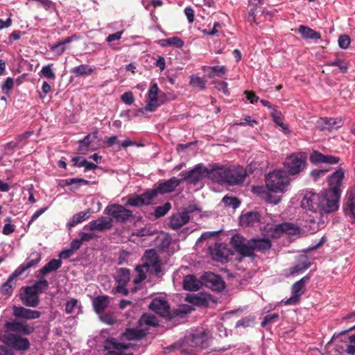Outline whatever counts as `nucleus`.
Listing matches in <instances>:
<instances>
[{"label":"nucleus","mask_w":355,"mask_h":355,"mask_svg":"<svg viewBox=\"0 0 355 355\" xmlns=\"http://www.w3.org/2000/svg\"><path fill=\"white\" fill-rule=\"evenodd\" d=\"M212 258L221 263L227 262L230 254V250L223 243H216L209 248Z\"/></svg>","instance_id":"nucleus-18"},{"label":"nucleus","mask_w":355,"mask_h":355,"mask_svg":"<svg viewBox=\"0 0 355 355\" xmlns=\"http://www.w3.org/2000/svg\"><path fill=\"white\" fill-rule=\"evenodd\" d=\"M126 205L132 206V207H136L144 206L141 202V200L139 195H136V196L130 197L127 201Z\"/></svg>","instance_id":"nucleus-59"},{"label":"nucleus","mask_w":355,"mask_h":355,"mask_svg":"<svg viewBox=\"0 0 355 355\" xmlns=\"http://www.w3.org/2000/svg\"><path fill=\"white\" fill-rule=\"evenodd\" d=\"M159 44L162 47L174 46L178 48H182L184 42L178 37H172L168 39H163L158 41Z\"/></svg>","instance_id":"nucleus-39"},{"label":"nucleus","mask_w":355,"mask_h":355,"mask_svg":"<svg viewBox=\"0 0 355 355\" xmlns=\"http://www.w3.org/2000/svg\"><path fill=\"white\" fill-rule=\"evenodd\" d=\"M93 69L87 64H80L71 69V72L76 76H82L85 75H91L93 73Z\"/></svg>","instance_id":"nucleus-40"},{"label":"nucleus","mask_w":355,"mask_h":355,"mask_svg":"<svg viewBox=\"0 0 355 355\" xmlns=\"http://www.w3.org/2000/svg\"><path fill=\"white\" fill-rule=\"evenodd\" d=\"M39 279L35 281L32 286H30L31 288L37 291V294L39 295L40 293H45L49 288V284L46 279L44 277H37Z\"/></svg>","instance_id":"nucleus-38"},{"label":"nucleus","mask_w":355,"mask_h":355,"mask_svg":"<svg viewBox=\"0 0 355 355\" xmlns=\"http://www.w3.org/2000/svg\"><path fill=\"white\" fill-rule=\"evenodd\" d=\"M340 197L334 191L324 189L320 193V215L337 211Z\"/></svg>","instance_id":"nucleus-5"},{"label":"nucleus","mask_w":355,"mask_h":355,"mask_svg":"<svg viewBox=\"0 0 355 355\" xmlns=\"http://www.w3.org/2000/svg\"><path fill=\"white\" fill-rule=\"evenodd\" d=\"M306 156L304 153L292 154L284 162L286 174L295 175L304 170L306 166Z\"/></svg>","instance_id":"nucleus-7"},{"label":"nucleus","mask_w":355,"mask_h":355,"mask_svg":"<svg viewBox=\"0 0 355 355\" xmlns=\"http://www.w3.org/2000/svg\"><path fill=\"white\" fill-rule=\"evenodd\" d=\"M109 303L110 299L107 295L97 296L92 301L94 309L98 314L103 313L108 306Z\"/></svg>","instance_id":"nucleus-32"},{"label":"nucleus","mask_w":355,"mask_h":355,"mask_svg":"<svg viewBox=\"0 0 355 355\" xmlns=\"http://www.w3.org/2000/svg\"><path fill=\"white\" fill-rule=\"evenodd\" d=\"M41 261V254L38 252H33L15 270L19 275H22L27 270L35 267Z\"/></svg>","instance_id":"nucleus-24"},{"label":"nucleus","mask_w":355,"mask_h":355,"mask_svg":"<svg viewBox=\"0 0 355 355\" xmlns=\"http://www.w3.org/2000/svg\"><path fill=\"white\" fill-rule=\"evenodd\" d=\"M290 178L285 171L279 170L268 174L266 177L267 189L274 193H283L289 185Z\"/></svg>","instance_id":"nucleus-3"},{"label":"nucleus","mask_w":355,"mask_h":355,"mask_svg":"<svg viewBox=\"0 0 355 355\" xmlns=\"http://www.w3.org/2000/svg\"><path fill=\"white\" fill-rule=\"evenodd\" d=\"M41 314V312L37 310L26 309L21 306H12V315L16 318L34 320L39 318Z\"/></svg>","instance_id":"nucleus-19"},{"label":"nucleus","mask_w":355,"mask_h":355,"mask_svg":"<svg viewBox=\"0 0 355 355\" xmlns=\"http://www.w3.org/2000/svg\"><path fill=\"white\" fill-rule=\"evenodd\" d=\"M211 69V72L209 73L208 76L209 78H214V76L221 77L225 75L227 72V68L225 66H213L209 67Z\"/></svg>","instance_id":"nucleus-49"},{"label":"nucleus","mask_w":355,"mask_h":355,"mask_svg":"<svg viewBox=\"0 0 355 355\" xmlns=\"http://www.w3.org/2000/svg\"><path fill=\"white\" fill-rule=\"evenodd\" d=\"M222 201L226 206L231 207L234 209H236L240 205V201L235 197L225 196L223 197Z\"/></svg>","instance_id":"nucleus-55"},{"label":"nucleus","mask_w":355,"mask_h":355,"mask_svg":"<svg viewBox=\"0 0 355 355\" xmlns=\"http://www.w3.org/2000/svg\"><path fill=\"white\" fill-rule=\"evenodd\" d=\"M309 160L315 164L322 163L335 164L338 163L340 158L334 155H324L318 150H313L310 155Z\"/></svg>","instance_id":"nucleus-23"},{"label":"nucleus","mask_w":355,"mask_h":355,"mask_svg":"<svg viewBox=\"0 0 355 355\" xmlns=\"http://www.w3.org/2000/svg\"><path fill=\"white\" fill-rule=\"evenodd\" d=\"M112 219L101 216L89 223V228L92 232H105L112 227Z\"/></svg>","instance_id":"nucleus-25"},{"label":"nucleus","mask_w":355,"mask_h":355,"mask_svg":"<svg viewBox=\"0 0 355 355\" xmlns=\"http://www.w3.org/2000/svg\"><path fill=\"white\" fill-rule=\"evenodd\" d=\"M51 51L55 52L58 55H61L64 53L67 46H63L59 42L50 46Z\"/></svg>","instance_id":"nucleus-63"},{"label":"nucleus","mask_w":355,"mask_h":355,"mask_svg":"<svg viewBox=\"0 0 355 355\" xmlns=\"http://www.w3.org/2000/svg\"><path fill=\"white\" fill-rule=\"evenodd\" d=\"M14 87V80L12 78H7L1 86L3 92L7 93L8 91L12 89Z\"/></svg>","instance_id":"nucleus-64"},{"label":"nucleus","mask_w":355,"mask_h":355,"mask_svg":"<svg viewBox=\"0 0 355 355\" xmlns=\"http://www.w3.org/2000/svg\"><path fill=\"white\" fill-rule=\"evenodd\" d=\"M146 330L136 328H127L121 334V339L123 341L140 340L146 336Z\"/></svg>","instance_id":"nucleus-28"},{"label":"nucleus","mask_w":355,"mask_h":355,"mask_svg":"<svg viewBox=\"0 0 355 355\" xmlns=\"http://www.w3.org/2000/svg\"><path fill=\"white\" fill-rule=\"evenodd\" d=\"M33 131H27L21 135H19L13 139V141L17 146L18 148H23L26 144V139L33 135Z\"/></svg>","instance_id":"nucleus-46"},{"label":"nucleus","mask_w":355,"mask_h":355,"mask_svg":"<svg viewBox=\"0 0 355 355\" xmlns=\"http://www.w3.org/2000/svg\"><path fill=\"white\" fill-rule=\"evenodd\" d=\"M135 270L137 274L136 277L134 278L133 282L135 284H138L146 278V272H147L148 271H146V269L141 265L137 266Z\"/></svg>","instance_id":"nucleus-50"},{"label":"nucleus","mask_w":355,"mask_h":355,"mask_svg":"<svg viewBox=\"0 0 355 355\" xmlns=\"http://www.w3.org/2000/svg\"><path fill=\"white\" fill-rule=\"evenodd\" d=\"M130 280V270L125 268H121L119 270L117 275L116 276V281L118 284L126 285Z\"/></svg>","instance_id":"nucleus-41"},{"label":"nucleus","mask_w":355,"mask_h":355,"mask_svg":"<svg viewBox=\"0 0 355 355\" xmlns=\"http://www.w3.org/2000/svg\"><path fill=\"white\" fill-rule=\"evenodd\" d=\"M65 182L67 185L78 184L74 187L75 189H77L79 187L80 184H89V181L83 178H70L67 179Z\"/></svg>","instance_id":"nucleus-56"},{"label":"nucleus","mask_w":355,"mask_h":355,"mask_svg":"<svg viewBox=\"0 0 355 355\" xmlns=\"http://www.w3.org/2000/svg\"><path fill=\"white\" fill-rule=\"evenodd\" d=\"M345 177L343 169H338L329 177L328 182L329 188L327 190L336 191V194L340 196V187Z\"/></svg>","instance_id":"nucleus-26"},{"label":"nucleus","mask_w":355,"mask_h":355,"mask_svg":"<svg viewBox=\"0 0 355 355\" xmlns=\"http://www.w3.org/2000/svg\"><path fill=\"white\" fill-rule=\"evenodd\" d=\"M143 205H149L153 200L157 197L156 192L154 189L148 190L147 191L139 195Z\"/></svg>","instance_id":"nucleus-44"},{"label":"nucleus","mask_w":355,"mask_h":355,"mask_svg":"<svg viewBox=\"0 0 355 355\" xmlns=\"http://www.w3.org/2000/svg\"><path fill=\"white\" fill-rule=\"evenodd\" d=\"M105 210L107 214L112 217L110 218L112 221L114 220L116 223H126L132 216V211L131 210L118 204L107 206Z\"/></svg>","instance_id":"nucleus-9"},{"label":"nucleus","mask_w":355,"mask_h":355,"mask_svg":"<svg viewBox=\"0 0 355 355\" xmlns=\"http://www.w3.org/2000/svg\"><path fill=\"white\" fill-rule=\"evenodd\" d=\"M180 180L177 179L175 177H173L169 180H165L164 182L159 183L153 189L154 191H155L157 196L158 193L165 194L171 193L175 189V188L180 185Z\"/></svg>","instance_id":"nucleus-27"},{"label":"nucleus","mask_w":355,"mask_h":355,"mask_svg":"<svg viewBox=\"0 0 355 355\" xmlns=\"http://www.w3.org/2000/svg\"><path fill=\"white\" fill-rule=\"evenodd\" d=\"M171 208L170 202H166L162 206H158L155 209V216L156 218H159L164 216Z\"/></svg>","instance_id":"nucleus-48"},{"label":"nucleus","mask_w":355,"mask_h":355,"mask_svg":"<svg viewBox=\"0 0 355 355\" xmlns=\"http://www.w3.org/2000/svg\"><path fill=\"white\" fill-rule=\"evenodd\" d=\"M4 343L16 350L25 351L30 347L28 339L21 337L17 334L10 333L5 335Z\"/></svg>","instance_id":"nucleus-10"},{"label":"nucleus","mask_w":355,"mask_h":355,"mask_svg":"<svg viewBox=\"0 0 355 355\" xmlns=\"http://www.w3.org/2000/svg\"><path fill=\"white\" fill-rule=\"evenodd\" d=\"M19 299L26 306L37 307L40 304V297L37 291H33L30 286L20 288Z\"/></svg>","instance_id":"nucleus-11"},{"label":"nucleus","mask_w":355,"mask_h":355,"mask_svg":"<svg viewBox=\"0 0 355 355\" xmlns=\"http://www.w3.org/2000/svg\"><path fill=\"white\" fill-rule=\"evenodd\" d=\"M202 280V285L215 291H221L225 287V282L221 277L211 272H205Z\"/></svg>","instance_id":"nucleus-14"},{"label":"nucleus","mask_w":355,"mask_h":355,"mask_svg":"<svg viewBox=\"0 0 355 355\" xmlns=\"http://www.w3.org/2000/svg\"><path fill=\"white\" fill-rule=\"evenodd\" d=\"M202 286V280L199 281L195 275H188L183 280V288L188 291H197Z\"/></svg>","instance_id":"nucleus-30"},{"label":"nucleus","mask_w":355,"mask_h":355,"mask_svg":"<svg viewBox=\"0 0 355 355\" xmlns=\"http://www.w3.org/2000/svg\"><path fill=\"white\" fill-rule=\"evenodd\" d=\"M20 276L16 273L15 270L8 277L7 281L1 286V293L4 295H10L12 293L13 288L15 287V279Z\"/></svg>","instance_id":"nucleus-34"},{"label":"nucleus","mask_w":355,"mask_h":355,"mask_svg":"<svg viewBox=\"0 0 355 355\" xmlns=\"http://www.w3.org/2000/svg\"><path fill=\"white\" fill-rule=\"evenodd\" d=\"M351 42L350 37L347 35H341L338 38V45L341 49H346Z\"/></svg>","instance_id":"nucleus-60"},{"label":"nucleus","mask_w":355,"mask_h":355,"mask_svg":"<svg viewBox=\"0 0 355 355\" xmlns=\"http://www.w3.org/2000/svg\"><path fill=\"white\" fill-rule=\"evenodd\" d=\"M271 116L272 117L273 121L283 130H288L287 126L283 122V116L280 111L275 108H273L271 112Z\"/></svg>","instance_id":"nucleus-43"},{"label":"nucleus","mask_w":355,"mask_h":355,"mask_svg":"<svg viewBox=\"0 0 355 355\" xmlns=\"http://www.w3.org/2000/svg\"><path fill=\"white\" fill-rule=\"evenodd\" d=\"M61 259H53L37 271V277H44L48 273L57 270L62 266Z\"/></svg>","instance_id":"nucleus-29"},{"label":"nucleus","mask_w":355,"mask_h":355,"mask_svg":"<svg viewBox=\"0 0 355 355\" xmlns=\"http://www.w3.org/2000/svg\"><path fill=\"white\" fill-rule=\"evenodd\" d=\"M212 172H214V164L211 165L210 168H207L202 164H198L189 171L181 172L180 175L182 177L181 181L196 185L205 177L212 180Z\"/></svg>","instance_id":"nucleus-4"},{"label":"nucleus","mask_w":355,"mask_h":355,"mask_svg":"<svg viewBox=\"0 0 355 355\" xmlns=\"http://www.w3.org/2000/svg\"><path fill=\"white\" fill-rule=\"evenodd\" d=\"M310 280V277L306 275L295 282L292 286V293L293 295L286 300L285 304L287 305L296 304L299 302L300 297L305 292V284Z\"/></svg>","instance_id":"nucleus-15"},{"label":"nucleus","mask_w":355,"mask_h":355,"mask_svg":"<svg viewBox=\"0 0 355 355\" xmlns=\"http://www.w3.org/2000/svg\"><path fill=\"white\" fill-rule=\"evenodd\" d=\"M104 348L107 351L105 355H133L132 353L124 352L129 348L128 345L119 343L114 338L106 339L104 342Z\"/></svg>","instance_id":"nucleus-13"},{"label":"nucleus","mask_w":355,"mask_h":355,"mask_svg":"<svg viewBox=\"0 0 355 355\" xmlns=\"http://www.w3.org/2000/svg\"><path fill=\"white\" fill-rule=\"evenodd\" d=\"M246 177V171L240 166H220L214 164L211 173L212 181L218 183H227L234 186L242 184Z\"/></svg>","instance_id":"nucleus-1"},{"label":"nucleus","mask_w":355,"mask_h":355,"mask_svg":"<svg viewBox=\"0 0 355 355\" xmlns=\"http://www.w3.org/2000/svg\"><path fill=\"white\" fill-rule=\"evenodd\" d=\"M148 309L166 320H171L176 317L184 318L189 313L187 306L171 310L168 301L160 297L153 299L148 305Z\"/></svg>","instance_id":"nucleus-2"},{"label":"nucleus","mask_w":355,"mask_h":355,"mask_svg":"<svg viewBox=\"0 0 355 355\" xmlns=\"http://www.w3.org/2000/svg\"><path fill=\"white\" fill-rule=\"evenodd\" d=\"M144 259V261L141 266L146 269V271L155 275L161 272L162 262L154 249L146 250Z\"/></svg>","instance_id":"nucleus-8"},{"label":"nucleus","mask_w":355,"mask_h":355,"mask_svg":"<svg viewBox=\"0 0 355 355\" xmlns=\"http://www.w3.org/2000/svg\"><path fill=\"white\" fill-rule=\"evenodd\" d=\"M71 161L73 163V166L77 167H85V171L95 170L98 166L92 162H88L87 159L81 157H74Z\"/></svg>","instance_id":"nucleus-37"},{"label":"nucleus","mask_w":355,"mask_h":355,"mask_svg":"<svg viewBox=\"0 0 355 355\" xmlns=\"http://www.w3.org/2000/svg\"><path fill=\"white\" fill-rule=\"evenodd\" d=\"M298 32L304 38L311 40H319L321 38V35L319 32L304 25L299 26Z\"/></svg>","instance_id":"nucleus-36"},{"label":"nucleus","mask_w":355,"mask_h":355,"mask_svg":"<svg viewBox=\"0 0 355 355\" xmlns=\"http://www.w3.org/2000/svg\"><path fill=\"white\" fill-rule=\"evenodd\" d=\"M159 88L157 83H153L150 85V89L148 90V98L149 101H157V92Z\"/></svg>","instance_id":"nucleus-57"},{"label":"nucleus","mask_w":355,"mask_h":355,"mask_svg":"<svg viewBox=\"0 0 355 355\" xmlns=\"http://www.w3.org/2000/svg\"><path fill=\"white\" fill-rule=\"evenodd\" d=\"M328 66H336L339 68L341 73H346L348 69V63L340 59H336L335 61L329 62L327 64Z\"/></svg>","instance_id":"nucleus-54"},{"label":"nucleus","mask_w":355,"mask_h":355,"mask_svg":"<svg viewBox=\"0 0 355 355\" xmlns=\"http://www.w3.org/2000/svg\"><path fill=\"white\" fill-rule=\"evenodd\" d=\"M6 224L4 225L2 233L4 235H10L15 231V225L12 224V219L10 216H8L4 220Z\"/></svg>","instance_id":"nucleus-52"},{"label":"nucleus","mask_w":355,"mask_h":355,"mask_svg":"<svg viewBox=\"0 0 355 355\" xmlns=\"http://www.w3.org/2000/svg\"><path fill=\"white\" fill-rule=\"evenodd\" d=\"M189 84L193 87H198L203 90L205 89L206 80L196 75L190 76Z\"/></svg>","instance_id":"nucleus-47"},{"label":"nucleus","mask_w":355,"mask_h":355,"mask_svg":"<svg viewBox=\"0 0 355 355\" xmlns=\"http://www.w3.org/2000/svg\"><path fill=\"white\" fill-rule=\"evenodd\" d=\"M260 220V214L257 211H250L241 216V223L243 225L252 226Z\"/></svg>","instance_id":"nucleus-35"},{"label":"nucleus","mask_w":355,"mask_h":355,"mask_svg":"<svg viewBox=\"0 0 355 355\" xmlns=\"http://www.w3.org/2000/svg\"><path fill=\"white\" fill-rule=\"evenodd\" d=\"M139 324H146L151 327H157L158 325V321L155 315L149 314H143L139 320Z\"/></svg>","instance_id":"nucleus-42"},{"label":"nucleus","mask_w":355,"mask_h":355,"mask_svg":"<svg viewBox=\"0 0 355 355\" xmlns=\"http://www.w3.org/2000/svg\"><path fill=\"white\" fill-rule=\"evenodd\" d=\"M279 318V314L277 313H272V314H267L263 321L261 322V327H266L268 324H271V323H273L275 322L277 319H278Z\"/></svg>","instance_id":"nucleus-58"},{"label":"nucleus","mask_w":355,"mask_h":355,"mask_svg":"<svg viewBox=\"0 0 355 355\" xmlns=\"http://www.w3.org/2000/svg\"><path fill=\"white\" fill-rule=\"evenodd\" d=\"M53 64H49L42 67L40 73L42 75L49 80H54L56 78L55 73L52 70Z\"/></svg>","instance_id":"nucleus-51"},{"label":"nucleus","mask_w":355,"mask_h":355,"mask_svg":"<svg viewBox=\"0 0 355 355\" xmlns=\"http://www.w3.org/2000/svg\"><path fill=\"white\" fill-rule=\"evenodd\" d=\"M344 210L346 215L349 217L351 220L355 219V200L346 199Z\"/></svg>","instance_id":"nucleus-45"},{"label":"nucleus","mask_w":355,"mask_h":355,"mask_svg":"<svg viewBox=\"0 0 355 355\" xmlns=\"http://www.w3.org/2000/svg\"><path fill=\"white\" fill-rule=\"evenodd\" d=\"M311 266L310 262H301L294 266L293 267L290 268L291 275H293L295 274L300 273L306 269H308Z\"/></svg>","instance_id":"nucleus-53"},{"label":"nucleus","mask_w":355,"mask_h":355,"mask_svg":"<svg viewBox=\"0 0 355 355\" xmlns=\"http://www.w3.org/2000/svg\"><path fill=\"white\" fill-rule=\"evenodd\" d=\"M93 213V210L91 208H88L84 211H80L73 216V217L69 221L67 225L71 228L76 226L77 224L89 218L91 214Z\"/></svg>","instance_id":"nucleus-33"},{"label":"nucleus","mask_w":355,"mask_h":355,"mask_svg":"<svg viewBox=\"0 0 355 355\" xmlns=\"http://www.w3.org/2000/svg\"><path fill=\"white\" fill-rule=\"evenodd\" d=\"M271 242L268 239H252L248 241L250 247V257L254 256V252H266L271 248Z\"/></svg>","instance_id":"nucleus-21"},{"label":"nucleus","mask_w":355,"mask_h":355,"mask_svg":"<svg viewBox=\"0 0 355 355\" xmlns=\"http://www.w3.org/2000/svg\"><path fill=\"white\" fill-rule=\"evenodd\" d=\"M317 124L321 130L331 132L341 127L343 125V121L340 117H322L318 121Z\"/></svg>","instance_id":"nucleus-22"},{"label":"nucleus","mask_w":355,"mask_h":355,"mask_svg":"<svg viewBox=\"0 0 355 355\" xmlns=\"http://www.w3.org/2000/svg\"><path fill=\"white\" fill-rule=\"evenodd\" d=\"M231 245L234 250L243 257H250V247L248 248V241L239 234H235L231 238Z\"/></svg>","instance_id":"nucleus-17"},{"label":"nucleus","mask_w":355,"mask_h":355,"mask_svg":"<svg viewBox=\"0 0 355 355\" xmlns=\"http://www.w3.org/2000/svg\"><path fill=\"white\" fill-rule=\"evenodd\" d=\"M303 209L320 214V193L313 191H306L301 202Z\"/></svg>","instance_id":"nucleus-12"},{"label":"nucleus","mask_w":355,"mask_h":355,"mask_svg":"<svg viewBox=\"0 0 355 355\" xmlns=\"http://www.w3.org/2000/svg\"><path fill=\"white\" fill-rule=\"evenodd\" d=\"M210 336L205 331H198L187 336L182 346L193 350L207 349L210 345Z\"/></svg>","instance_id":"nucleus-6"},{"label":"nucleus","mask_w":355,"mask_h":355,"mask_svg":"<svg viewBox=\"0 0 355 355\" xmlns=\"http://www.w3.org/2000/svg\"><path fill=\"white\" fill-rule=\"evenodd\" d=\"M121 99L124 103L128 105H132L135 101L134 95L131 92H127L123 93L121 96Z\"/></svg>","instance_id":"nucleus-61"},{"label":"nucleus","mask_w":355,"mask_h":355,"mask_svg":"<svg viewBox=\"0 0 355 355\" xmlns=\"http://www.w3.org/2000/svg\"><path fill=\"white\" fill-rule=\"evenodd\" d=\"M283 234L295 236L300 234V228L291 223H283L275 225L272 233L273 236L279 237Z\"/></svg>","instance_id":"nucleus-20"},{"label":"nucleus","mask_w":355,"mask_h":355,"mask_svg":"<svg viewBox=\"0 0 355 355\" xmlns=\"http://www.w3.org/2000/svg\"><path fill=\"white\" fill-rule=\"evenodd\" d=\"M4 327L8 331L23 335H30L34 331L33 327L28 325L25 321L17 320L6 321Z\"/></svg>","instance_id":"nucleus-16"},{"label":"nucleus","mask_w":355,"mask_h":355,"mask_svg":"<svg viewBox=\"0 0 355 355\" xmlns=\"http://www.w3.org/2000/svg\"><path fill=\"white\" fill-rule=\"evenodd\" d=\"M190 220L189 216H187V213H180L173 215L170 217L169 227L173 230H178Z\"/></svg>","instance_id":"nucleus-31"},{"label":"nucleus","mask_w":355,"mask_h":355,"mask_svg":"<svg viewBox=\"0 0 355 355\" xmlns=\"http://www.w3.org/2000/svg\"><path fill=\"white\" fill-rule=\"evenodd\" d=\"M78 300L75 298H71L65 304V312L68 314L72 313L75 307L77 306Z\"/></svg>","instance_id":"nucleus-62"}]
</instances>
